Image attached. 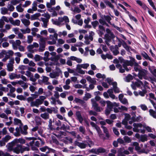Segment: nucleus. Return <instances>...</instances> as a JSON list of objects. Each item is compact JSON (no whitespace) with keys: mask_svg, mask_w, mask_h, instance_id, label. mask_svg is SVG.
Returning <instances> with one entry per match:
<instances>
[{"mask_svg":"<svg viewBox=\"0 0 156 156\" xmlns=\"http://www.w3.org/2000/svg\"><path fill=\"white\" fill-rule=\"evenodd\" d=\"M46 38L44 37L41 38L39 41L40 47L38 49V51L40 52H42L45 49L46 47Z\"/></svg>","mask_w":156,"mask_h":156,"instance_id":"1","label":"nucleus"},{"mask_svg":"<svg viewBox=\"0 0 156 156\" xmlns=\"http://www.w3.org/2000/svg\"><path fill=\"white\" fill-rule=\"evenodd\" d=\"M91 102L93 109L97 112H100V107L98 106V104L96 102L95 100L94 99H91Z\"/></svg>","mask_w":156,"mask_h":156,"instance_id":"2","label":"nucleus"},{"mask_svg":"<svg viewBox=\"0 0 156 156\" xmlns=\"http://www.w3.org/2000/svg\"><path fill=\"white\" fill-rule=\"evenodd\" d=\"M91 150L94 153L97 154H98L100 153H103L106 151V150L102 147H99L97 149H93Z\"/></svg>","mask_w":156,"mask_h":156,"instance_id":"3","label":"nucleus"},{"mask_svg":"<svg viewBox=\"0 0 156 156\" xmlns=\"http://www.w3.org/2000/svg\"><path fill=\"white\" fill-rule=\"evenodd\" d=\"M43 102L40 99H37L35 101H32L31 103V106H35L37 107H38L39 105L42 104Z\"/></svg>","mask_w":156,"mask_h":156,"instance_id":"4","label":"nucleus"},{"mask_svg":"<svg viewBox=\"0 0 156 156\" xmlns=\"http://www.w3.org/2000/svg\"><path fill=\"white\" fill-rule=\"evenodd\" d=\"M105 39L108 41H111L112 39L114 38L115 36L113 33L110 34H105L104 36Z\"/></svg>","mask_w":156,"mask_h":156,"instance_id":"5","label":"nucleus"},{"mask_svg":"<svg viewBox=\"0 0 156 156\" xmlns=\"http://www.w3.org/2000/svg\"><path fill=\"white\" fill-rule=\"evenodd\" d=\"M74 144L75 146H78L81 148H84L87 146V144L83 143H80L77 141H76L74 143Z\"/></svg>","mask_w":156,"mask_h":156,"instance_id":"6","label":"nucleus"},{"mask_svg":"<svg viewBox=\"0 0 156 156\" xmlns=\"http://www.w3.org/2000/svg\"><path fill=\"white\" fill-rule=\"evenodd\" d=\"M22 145L20 144H18L16 145V147L13 148L12 151H13L16 154H19L20 151L21 152Z\"/></svg>","mask_w":156,"mask_h":156,"instance_id":"7","label":"nucleus"},{"mask_svg":"<svg viewBox=\"0 0 156 156\" xmlns=\"http://www.w3.org/2000/svg\"><path fill=\"white\" fill-rule=\"evenodd\" d=\"M101 127L104 133L105 134L106 139L108 140L110 137V135L108 129L105 126H101Z\"/></svg>","mask_w":156,"mask_h":156,"instance_id":"8","label":"nucleus"},{"mask_svg":"<svg viewBox=\"0 0 156 156\" xmlns=\"http://www.w3.org/2000/svg\"><path fill=\"white\" fill-rule=\"evenodd\" d=\"M76 115L77 118V119L79 120L81 123H82L83 120V119L82 116L80 111H77L76 112Z\"/></svg>","mask_w":156,"mask_h":156,"instance_id":"9","label":"nucleus"},{"mask_svg":"<svg viewBox=\"0 0 156 156\" xmlns=\"http://www.w3.org/2000/svg\"><path fill=\"white\" fill-rule=\"evenodd\" d=\"M16 144H17V143L16 142V141L15 140V139L11 142L8 143L7 145V146L8 147V149L10 151L12 150L13 148V146H14Z\"/></svg>","mask_w":156,"mask_h":156,"instance_id":"10","label":"nucleus"},{"mask_svg":"<svg viewBox=\"0 0 156 156\" xmlns=\"http://www.w3.org/2000/svg\"><path fill=\"white\" fill-rule=\"evenodd\" d=\"M112 85L113 86V89L115 93H119L120 91L119 88L117 87V83L116 82H113Z\"/></svg>","mask_w":156,"mask_h":156,"instance_id":"11","label":"nucleus"},{"mask_svg":"<svg viewBox=\"0 0 156 156\" xmlns=\"http://www.w3.org/2000/svg\"><path fill=\"white\" fill-rule=\"evenodd\" d=\"M148 69L152 75L154 76L156 75V69L155 66H148Z\"/></svg>","mask_w":156,"mask_h":156,"instance_id":"12","label":"nucleus"},{"mask_svg":"<svg viewBox=\"0 0 156 156\" xmlns=\"http://www.w3.org/2000/svg\"><path fill=\"white\" fill-rule=\"evenodd\" d=\"M86 78L87 81L90 83L91 84H96L97 82L95 78L92 79L90 76H87Z\"/></svg>","mask_w":156,"mask_h":156,"instance_id":"13","label":"nucleus"},{"mask_svg":"<svg viewBox=\"0 0 156 156\" xmlns=\"http://www.w3.org/2000/svg\"><path fill=\"white\" fill-rule=\"evenodd\" d=\"M101 17L102 19L105 20L108 23L112 25V23L110 22V21L112 20L111 18L108 15H102Z\"/></svg>","mask_w":156,"mask_h":156,"instance_id":"14","label":"nucleus"},{"mask_svg":"<svg viewBox=\"0 0 156 156\" xmlns=\"http://www.w3.org/2000/svg\"><path fill=\"white\" fill-rule=\"evenodd\" d=\"M141 55L145 58V59L149 60L152 62H153L152 59L144 51L142 52L141 53Z\"/></svg>","mask_w":156,"mask_h":156,"instance_id":"15","label":"nucleus"},{"mask_svg":"<svg viewBox=\"0 0 156 156\" xmlns=\"http://www.w3.org/2000/svg\"><path fill=\"white\" fill-rule=\"evenodd\" d=\"M14 125H17L20 124V126H19L20 128L21 126L23 125V124L20 120L17 118H14Z\"/></svg>","mask_w":156,"mask_h":156,"instance_id":"16","label":"nucleus"},{"mask_svg":"<svg viewBox=\"0 0 156 156\" xmlns=\"http://www.w3.org/2000/svg\"><path fill=\"white\" fill-rule=\"evenodd\" d=\"M41 21H42L43 23V25H42V26L45 28H47L48 25V23L49 21V20L48 19H47L43 17H41Z\"/></svg>","mask_w":156,"mask_h":156,"instance_id":"17","label":"nucleus"},{"mask_svg":"<svg viewBox=\"0 0 156 156\" xmlns=\"http://www.w3.org/2000/svg\"><path fill=\"white\" fill-rule=\"evenodd\" d=\"M54 119H53V121H52L51 119H50L49 120L48 126L49 127L50 129L51 130L55 129V128L53 127L52 124V122H54Z\"/></svg>","mask_w":156,"mask_h":156,"instance_id":"18","label":"nucleus"},{"mask_svg":"<svg viewBox=\"0 0 156 156\" xmlns=\"http://www.w3.org/2000/svg\"><path fill=\"white\" fill-rule=\"evenodd\" d=\"M147 71L146 69H142L141 67L140 70L139 71V74H140L143 76L146 75Z\"/></svg>","mask_w":156,"mask_h":156,"instance_id":"19","label":"nucleus"},{"mask_svg":"<svg viewBox=\"0 0 156 156\" xmlns=\"http://www.w3.org/2000/svg\"><path fill=\"white\" fill-rule=\"evenodd\" d=\"M21 21L22 23L23 24L25 25L26 26H27L30 25V21L26 19H23L21 20Z\"/></svg>","mask_w":156,"mask_h":156,"instance_id":"20","label":"nucleus"},{"mask_svg":"<svg viewBox=\"0 0 156 156\" xmlns=\"http://www.w3.org/2000/svg\"><path fill=\"white\" fill-rule=\"evenodd\" d=\"M132 145L135 146V150L138 151L140 149V147L139 146V144L136 142H134L133 143Z\"/></svg>","mask_w":156,"mask_h":156,"instance_id":"21","label":"nucleus"},{"mask_svg":"<svg viewBox=\"0 0 156 156\" xmlns=\"http://www.w3.org/2000/svg\"><path fill=\"white\" fill-rule=\"evenodd\" d=\"M15 140H16L17 144L20 143L21 144H24L26 142L25 140L22 138H20L19 139L16 138L15 139Z\"/></svg>","mask_w":156,"mask_h":156,"instance_id":"22","label":"nucleus"},{"mask_svg":"<svg viewBox=\"0 0 156 156\" xmlns=\"http://www.w3.org/2000/svg\"><path fill=\"white\" fill-rule=\"evenodd\" d=\"M107 104V108L112 110L113 108V105L112 104V103L109 101H106Z\"/></svg>","mask_w":156,"mask_h":156,"instance_id":"23","label":"nucleus"},{"mask_svg":"<svg viewBox=\"0 0 156 156\" xmlns=\"http://www.w3.org/2000/svg\"><path fill=\"white\" fill-rule=\"evenodd\" d=\"M41 16V14L39 13H36L31 16V20H34L37 19V18Z\"/></svg>","mask_w":156,"mask_h":156,"instance_id":"24","label":"nucleus"},{"mask_svg":"<svg viewBox=\"0 0 156 156\" xmlns=\"http://www.w3.org/2000/svg\"><path fill=\"white\" fill-rule=\"evenodd\" d=\"M1 13L2 14L5 15L7 13L8 9L5 7L1 8Z\"/></svg>","mask_w":156,"mask_h":156,"instance_id":"25","label":"nucleus"},{"mask_svg":"<svg viewBox=\"0 0 156 156\" xmlns=\"http://www.w3.org/2000/svg\"><path fill=\"white\" fill-rule=\"evenodd\" d=\"M41 116L42 118L45 119H48L49 118V115L46 112H45L43 114H41Z\"/></svg>","mask_w":156,"mask_h":156,"instance_id":"26","label":"nucleus"},{"mask_svg":"<svg viewBox=\"0 0 156 156\" xmlns=\"http://www.w3.org/2000/svg\"><path fill=\"white\" fill-rule=\"evenodd\" d=\"M105 3L106 4V5L110 7L112 9H113L114 8V5L111 4V2L107 0H105L104 1Z\"/></svg>","mask_w":156,"mask_h":156,"instance_id":"27","label":"nucleus"},{"mask_svg":"<svg viewBox=\"0 0 156 156\" xmlns=\"http://www.w3.org/2000/svg\"><path fill=\"white\" fill-rule=\"evenodd\" d=\"M74 101L76 103H79L81 104H83L84 103V101L83 100L77 98H75Z\"/></svg>","mask_w":156,"mask_h":156,"instance_id":"28","label":"nucleus"},{"mask_svg":"<svg viewBox=\"0 0 156 156\" xmlns=\"http://www.w3.org/2000/svg\"><path fill=\"white\" fill-rule=\"evenodd\" d=\"M81 12V9L78 7L76 6L73 9V14L76 13H80Z\"/></svg>","mask_w":156,"mask_h":156,"instance_id":"29","label":"nucleus"},{"mask_svg":"<svg viewBox=\"0 0 156 156\" xmlns=\"http://www.w3.org/2000/svg\"><path fill=\"white\" fill-rule=\"evenodd\" d=\"M147 93L146 89L142 90V91H139V92L138 94L141 96L143 97L144 96L145 94Z\"/></svg>","mask_w":156,"mask_h":156,"instance_id":"30","label":"nucleus"},{"mask_svg":"<svg viewBox=\"0 0 156 156\" xmlns=\"http://www.w3.org/2000/svg\"><path fill=\"white\" fill-rule=\"evenodd\" d=\"M11 138V136L9 135H6L3 138L2 140L5 142H7Z\"/></svg>","mask_w":156,"mask_h":156,"instance_id":"31","label":"nucleus"},{"mask_svg":"<svg viewBox=\"0 0 156 156\" xmlns=\"http://www.w3.org/2000/svg\"><path fill=\"white\" fill-rule=\"evenodd\" d=\"M149 112L150 115L153 117V118L156 119V115H155V112L152 109H150L149 110Z\"/></svg>","mask_w":156,"mask_h":156,"instance_id":"32","label":"nucleus"},{"mask_svg":"<svg viewBox=\"0 0 156 156\" xmlns=\"http://www.w3.org/2000/svg\"><path fill=\"white\" fill-rule=\"evenodd\" d=\"M61 129L65 131L66 129H69V126H66L64 124H63L60 128Z\"/></svg>","mask_w":156,"mask_h":156,"instance_id":"33","label":"nucleus"},{"mask_svg":"<svg viewBox=\"0 0 156 156\" xmlns=\"http://www.w3.org/2000/svg\"><path fill=\"white\" fill-rule=\"evenodd\" d=\"M123 139L124 142H125L127 143H129L131 141V140L130 138L127 136H124L123 137Z\"/></svg>","mask_w":156,"mask_h":156,"instance_id":"34","label":"nucleus"},{"mask_svg":"<svg viewBox=\"0 0 156 156\" xmlns=\"http://www.w3.org/2000/svg\"><path fill=\"white\" fill-rule=\"evenodd\" d=\"M13 65L11 64L10 63H8L7 65L8 70L9 71H12L13 70Z\"/></svg>","mask_w":156,"mask_h":156,"instance_id":"35","label":"nucleus"},{"mask_svg":"<svg viewBox=\"0 0 156 156\" xmlns=\"http://www.w3.org/2000/svg\"><path fill=\"white\" fill-rule=\"evenodd\" d=\"M98 133L99 135V136L103 140L106 139V137L104 136V134L102 133L101 130L98 132Z\"/></svg>","mask_w":156,"mask_h":156,"instance_id":"36","label":"nucleus"},{"mask_svg":"<svg viewBox=\"0 0 156 156\" xmlns=\"http://www.w3.org/2000/svg\"><path fill=\"white\" fill-rule=\"evenodd\" d=\"M91 24L93 26V28L94 29L96 28V27L99 25V22L97 20H95L91 22Z\"/></svg>","mask_w":156,"mask_h":156,"instance_id":"37","label":"nucleus"},{"mask_svg":"<svg viewBox=\"0 0 156 156\" xmlns=\"http://www.w3.org/2000/svg\"><path fill=\"white\" fill-rule=\"evenodd\" d=\"M20 21L19 20H16L15 21L14 20L12 24L14 26H19L20 25Z\"/></svg>","mask_w":156,"mask_h":156,"instance_id":"38","label":"nucleus"},{"mask_svg":"<svg viewBox=\"0 0 156 156\" xmlns=\"http://www.w3.org/2000/svg\"><path fill=\"white\" fill-rule=\"evenodd\" d=\"M133 77L132 75L131 74H128L127 76L126 77V81L127 82H129L131 80L133 79Z\"/></svg>","mask_w":156,"mask_h":156,"instance_id":"39","label":"nucleus"},{"mask_svg":"<svg viewBox=\"0 0 156 156\" xmlns=\"http://www.w3.org/2000/svg\"><path fill=\"white\" fill-rule=\"evenodd\" d=\"M21 4H20L18 5L17 6L16 8L18 12H22L23 11V9L21 7Z\"/></svg>","mask_w":156,"mask_h":156,"instance_id":"40","label":"nucleus"},{"mask_svg":"<svg viewBox=\"0 0 156 156\" xmlns=\"http://www.w3.org/2000/svg\"><path fill=\"white\" fill-rule=\"evenodd\" d=\"M33 40V37L32 36L29 35L27 37V42L28 44L31 43Z\"/></svg>","mask_w":156,"mask_h":156,"instance_id":"41","label":"nucleus"},{"mask_svg":"<svg viewBox=\"0 0 156 156\" xmlns=\"http://www.w3.org/2000/svg\"><path fill=\"white\" fill-rule=\"evenodd\" d=\"M42 57L38 55H36L35 56L34 59L36 61H39L42 59Z\"/></svg>","mask_w":156,"mask_h":156,"instance_id":"42","label":"nucleus"},{"mask_svg":"<svg viewBox=\"0 0 156 156\" xmlns=\"http://www.w3.org/2000/svg\"><path fill=\"white\" fill-rule=\"evenodd\" d=\"M79 131L83 134L85 133V129L84 127L82 126H80L79 128Z\"/></svg>","mask_w":156,"mask_h":156,"instance_id":"43","label":"nucleus"},{"mask_svg":"<svg viewBox=\"0 0 156 156\" xmlns=\"http://www.w3.org/2000/svg\"><path fill=\"white\" fill-rule=\"evenodd\" d=\"M133 126L135 127L136 128L139 127H142V124L141 123H134L133 124Z\"/></svg>","mask_w":156,"mask_h":156,"instance_id":"44","label":"nucleus"},{"mask_svg":"<svg viewBox=\"0 0 156 156\" xmlns=\"http://www.w3.org/2000/svg\"><path fill=\"white\" fill-rule=\"evenodd\" d=\"M50 76L51 78H55L56 76H59L57 72L55 73H50Z\"/></svg>","mask_w":156,"mask_h":156,"instance_id":"45","label":"nucleus"},{"mask_svg":"<svg viewBox=\"0 0 156 156\" xmlns=\"http://www.w3.org/2000/svg\"><path fill=\"white\" fill-rule=\"evenodd\" d=\"M30 150L29 148L28 147H25L23 146V147L22 146L21 147V153H22L24 151H29Z\"/></svg>","mask_w":156,"mask_h":156,"instance_id":"46","label":"nucleus"},{"mask_svg":"<svg viewBox=\"0 0 156 156\" xmlns=\"http://www.w3.org/2000/svg\"><path fill=\"white\" fill-rule=\"evenodd\" d=\"M16 98L20 100H25V98L23 95H18L16 96Z\"/></svg>","mask_w":156,"mask_h":156,"instance_id":"47","label":"nucleus"},{"mask_svg":"<svg viewBox=\"0 0 156 156\" xmlns=\"http://www.w3.org/2000/svg\"><path fill=\"white\" fill-rule=\"evenodd\" d=\"M96 112V111L95 112L93 110H90L89 112V115H94L96 116L97 115V113Z\"/></svg>","mask_w":156,"mask_h":156,"instance_id":"48","label":"nucleus"},{"mask_svg":"<svg viewBox=\"0 0 156 156\" xmlns=\"http://www.w3.org/2000/svg\"><path fill=\"white\" fill-rule=\"evenodd\" d=\"M16 74L14 73H11V74L9 75V78L11 80H13L16 78Z\"/></svg>","mask_w":156,"mask_h":156,"instance_id":"49","label":"nucleus"},{"mask_svg":"<svg viewBox=\"0 0 156 156\" xmlns=\"http://www.w3.org/2000/svg\"><path fill=\"white\" fill-rule=\"evenodd\" d=\"M113 131L114 133L116 135L118 136L119 135V132L118 131L117 129L116 128L114 127L113 128Z\"/></svg>","mask_w":156,"mask_h":156,"instance_id":"50","label":"nucleus"},{"mask_svg":"<svg viewBox=\"0 0 156 156\" xmlns=\"http://www.w3.org/2000/svg\"><path fill=\"white\" fill-rule=\"evenodd\" d=\"M125 62L127 66H132L133 65V63L130 60H126Z\"/></svg>","mask_w":156,"mask_h":156,"instance_id":"51","label":"nucleus"},{"mask_svg":"<svg viewBox=\"0 0 156 156\" xmlns=\"http://www.w3.org/2000/svg\"><path fill=\"white\" fill-rule=\"evenodd\" d=\"M28 66H25L24 65H22L20 66L19 67V69L21 70H24L25 69H26L27 68H28Z\"/></svg>","mask_w":156,"mask_h":156,"instance_id":"52","label":"nucleus"},{"mask_svg":"<svg viewBox=\"0 0 156 156\" xmlns=\"http://www.w3.org/2000/svg\"><path fill=\"white\" fill-rule=\"evenodd\" d=\"M129 17L131 20L133 21L136 23L137 22V20L135 17L132 16V15H130V16L129 15Z\"/></svg>","mask_w":156,"mask_h":156,"instance_id":"53","label":"nucleus"},{"mask_svg":"<svg viewBox=\"0 0 156 156\" xmlns=\"http://www.w3.org/2000/svg\"><path fill=\"white\" fill-rule=\"evenodd\" d=\"M112 26L114 27L116 30H119L120 32H122V28H120L117 26H115V24H113L112 25Z\"/></svg>","mask_w":156,"mask_h":156,"instance_id":"54","label":"nucleus"},{"mask_svg":"<svg viewBox=\"0 0 156 156\" xmlns=\"http://www.w3.org/2000/svg\"><path fill=\"white\" fill-rule=\"evenodd\" d=\"M8 8L9 10L10 11H13L15 9L13 5L9 4L8 6Z\"/></svg>","mask_w":156,"mask_h":156,"instance_id":"55","label":"nucleus"},{"mask_svg":"<svg viewBox=\"0 0 156 156\" xmlns=\"http://www.w3.org/2000/svg\"><path fill=\"white\" fill-rule=\"evenodd\" d=\"M101 46L102 47V49L104 51L106 52L108 51V48L106 45L101 44Z\"/></svg>","mask_w":156,"mask_h":156,"instance_id":"56","label":"nucleus"},{"mask_svg":"<svg viewBox=\"0 0 156 156\" xmlns=\"http://www.w3.org/2000/svg\"><path fill=\"white\" fill-rule=\"evenodd\" d=\"M112 111V110L107 108L105 110V114L106 115H109L110 114L111 111Z\"/></svg>","mask_w":156,"mask_h":156,"instance_id":"57","label":"nucleus"},{"mask_svg":"<svg viewBox=\"0 0 156 156\" xmlns=\"http://www.w3.org/2000/svg\"><path fill=\"white\" fill-rule=\"evenodd\" d=\"M52 138L53 143H55L57 144H58V141L55 136H53L52 137Z\"/></svg>","mask_w":156,"mask_h":156,"instance_id":"58","label":"nucleus"},{"mask_svg":"<svg viewBox=\"0 0 156 156\" xmlns=\"http://www.w3.org/2000/svg\"><path fill=\"white\" fill-rule=\"evenodd\" d=\"M141 108L144 111H145L148 109L147 106L145 105L142 104L140 105Z\"/></svg>","mask_w":156,"mask_h":156,"instance_id":"59","label":"nucleus"},{"mask_svg":"<svg viewBox=\"0 0 156 156\" xmlns=\"http://www.w3.org/2000/svg\"><path fill=\"white\" fill-rule=\"evenodd\" d=\"M125 119L126 121H128L130 119V115L128 113L125 114Z\"/></svg>","mask_w":156,"mask_h":156,"instance_id":"60","label":"nucleus"},{"mask_svg":"<svg viewBox=\"0 0 156 156\" xmlns=\"http://www.w3.org/2000/svg\"><path fill=\"white\" fill-rule=\"evenodd\" d=\"M48 147L47 146H45L43 147L40 148V150L42 152H45L46 151L47 149H48Z\"/></svg>","mask_w":156,"mask_h":156,"instance_id":"61","label":"nucleus"},{"mask_svg":"<svg viewBox=\"0 0 156 156\" xmlns=\"http://www.w3.org/2000/svg\"><path fill=\"white\" fill-rule=\"evenodd\" d=\"M117 141L118 143H119L120 144H124V141L122 139L119 138L118 139Z\"/></svg>","mask_w":156,"mask_h":156,"instance_id":"62","label":"nucleus"},{"mask_svg":"<svg viewBox=\"0 0 156 156\" xmlns=\"http://www.w3.org/2000/svg\"><path fill=\"white\" fill-rule=\"evenodd\" d=\"M20 130L21 133L23 135H26L27 134V131L24 130L21 127L20 128Z\"/></svg>","mask_w":156,"mask_h":156,"instance_id":"63","label":"nucleus"},{"mask_svg":"<svg viewBox=\"0 0 156 156\" xmlns=\"http://www.w3.org/2000/svg\"><path fill=\"white\" fill-rule=\"evenodd\" d=\"M55 125L58 126H60L62 125V123L59 120L57 121L55 120Z\"/></svg>","mask_w":156,"mask_h":156,"instance_id":"64","label":"nucleus"}]
</instances>
